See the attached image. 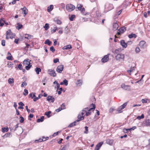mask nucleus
I'll return each mask as SVG.
<instances>
[{"label": "nucleus", "mask_w": 150, "mask_h": 150, "mask_svg": "<svg viewBox=\"0 0 150 150\" xmlns=\"http://www.w3.org/2000/svg\"><path fill=\"white\" fill-rule=\"evenodd\" d=\"M116 59L119 61H122L124 60L125 59V55L124 54L119 53L115 56Z\"/></svg>", "instance_id": "1"}, {"label": "nucleus", "mask_w": 150, "mask_h": 150, "mask_svg": "<svg viewBox=\"0 0 150 150\" xmlns=\"http://www.w3.org/2000/svg\"><path fill=\"white\" fill-rule=\"evenodd\" d=\"M66 8L67 11H71L75 9V7L71 4H69L67 5Z\"/></svg>", "instance_id": "2"}, {"label": "nucleus", "mask_w": 150, "mask_h": 150, "mask_svg": "<svg viewBox=\"0 0 150 150\" xmlns=\"http://www.w3.org/2000/svg\"><path fill=\"white\" fill-rule=\"evenodd\" d=\"M92 105H93V108H86L83 109V112H89L92 110L93 111L95 108V105L92 104Z\"/></svg>", "instance_id": "3"}, {"label": "nucleus", "mask_w": 150, "mask_h": 150, "mask_svg": "<svg viewBox=\"0 0 150 150\" xmlns=\"http://www.w3.org/2000/svg\"><path fill=\"white\" fill-rule=\"evenodd\" d=\"M128 102L125 103L119 107L117 109V111L119 112H122V110L124 109L127 105Z\"/></svg>", "instance_id": "4"}, {"label": "nucleus", "mask_w": 150, "mask_h": 150, "mask_svg": "<svg viewBox=\"0 0 150 150\" xmlns=\"http://www.w3.org/2000/svg\"><path fill=\"white\" fill-rule=\"evenodd\" d=\"M143 126H149L150 125V120L149 119L144 121L142 124Z\"/></svg>", "instance_id": "5"}, {"label": "nucleus", "mask_w": 150, "mask_h": 150, "mask_svg": "<svg viewBox=\"0 0 150 150\" xmlns=\"http://www.w3.org/2000/svg\"><path fill=\"white\" fill-rule=\"evenodd\" d=\"M64 69V66L61 64L57 67L56 69V71L59 73H61Z\"/></svg>", "instance_id": "6"}, {"label": "nucleus", "mask_w": 150, "mask_h": 150, "mask_svg": "<svg viewBox=\"0 0 150 150\" xmlns=\"http://www.w3.org/2000/svg\"><path fill=\"white\" fill-rule=\"evenodd\" d=\"M48 74L50 76H52L53 77H55L56 75V74L54 70H52L51 69H49Z\"/></svg>", "instance_id": "7"}, {"label": "nucleus", "mask_w": 150, "mask_h": 150, "mask_svg": "<svg viewBox=\"0 0 150 150\" xmlns=\"http://www.w3.org/2000/svg\"><path fill=\"white\" fill-rule=\"evenodd\" d=\"M65 109V105L64 103L62 104L60 107L57 109L55 110V111L57 112L60 111L62 110Z\"/></svg>", "instance_id": "8"}, {"label": "nucleus", "mask_w": 150, "mask_h": 150, "mask_svg": "<svg viewBox=\"0 0 150 150\" xmlns=\"http://www.w3.org/2000/svg\"><path fill=\"white\" fill-rule=\"evenodd\" d=\"M65 109V105L64 103L62 104L60 107L57 109L55 110V111L57 112L60 111L62 110Z\"/></svg>", "instance_id": "9"}, {"label": "nucleus", "mask_w": 150, "mask_h": 150, "mask_svg": "<svg viewBox=\"0 0 150 150\" xmlns=\"http://www.w3.org/2000/svg\"><path fill=\"white\" fill-rule=\"evenodd\" d=\"M110 54H108L105 55L101 59L102 62H105L109 60V55Z\"/></svg>", "instance_id": "10"}, {"label": "nucleus", "mask_w": 150, "mask_h": 150, "mask_svg": "<svg viewBox=\"0 0 150 150\" xmlns=\"http://www.w3.org/2000/svg\"><path fill=\"white\" fill-rule=\"evenodd\" d=\"M47 99L48 101H50L52 103H53L55 100L54 98L52 96H48L47 98Z\"/></svg>", "instance_id": "11"}, {"label": "nucleus", "mask_w": 150, "mask_h": 150, "mask_svg": "<svg viewBox=\"0 0 150 150\" xmlns=\"http://www.w3.org/2000/svg\"><path fill=\"white\" fill-rule=\"evenodd\" d=\"M121 45L124 48H126L127 46V44L125 42V41L123 40H121L120 41Z\"/></svg>", "instance_id": "12"}, {"label": "nucleus", "mask_w": 150, "mask_h": 150, "mask_svg": "<svg viewBox=\"0 0 150 150\" xmlns=\"http://www.w3.org/2000/svg\"><path fill=\"white\" fill-rule=\"evenodd\" d=\"M84 113H81L79 114L78 116V119L77 120H79V121L83 120L84 119V117L83 116Z\"/></svg>", "instance_id": "13"}, {"label": "nucleus", "mask_w": 150, "mask_h": 150, "mask_svg": "<svg viewBox=\"0 0 150 150\" xmlns=\"http://www.w3.org/2000/svg\"><path fill=\"white\" fill-rule=\"evenodd\" d=\"M103 144V142H100L96 146L95 150H99Z\"/></svg>", "instance_id": "14"}, {"label": "nucleus", "mask_w": 150, "mask_h": 150, "mask_svg": "<svg viewBox=\"0 0 150 150\" xmlns=\"http://www.w3.org/2000/svg\"><path fill=\"white\" fill-rule=\"evenodd\" d=\"M83 6L81 4H78L76 8H77L81 12L84 11L85 8H82Z\"/></svg>", "instance_id": "15"}, {"label": "nucleus", "mask_w": 150, "mask_h": 150, "mask_svg": "<svg viewBox=\"0 0 150 150\" xmlns=\"http://www.w3.org/2000/svg\"><path fill=\"white\" fill-rule=\"evenodd\" d=\"M79 122V120H76L75 121H74V122L70 123V125H69L68 127H72L76 125V122Z\"/></svg>", "instance_id": "16"}, {"label": "nucleus", "mask_w": 150, "mask_h": 150, "mask_svg": "<svg viewBox=\"0 0 150 150\" xmlns=\"http://www.w3.org/2000/svg\"><path fill=\"white\" fill-rule=\"evenodd\" d=\"M118 30L122 34L126 30V28L125 27H123L120 28Z\"/></svg>", "instance_id": "17"}, {"label": "nucleus", "mask_w": 150, "mask_h": 150, "mask_svg": "<svg viewBox=\"0 0 150 150\" xmlns=\"http://www.w3.org/2000/svg\"><path fill=\"white\" fill-rule=\"evenodd\" d=\"M21 9L23 10L24 12V16H25V15L28 13V10L25 7H24L23 8H21Z\"/></svg>", "instance_id": "18"}, {"label": "nucleus", "mask_w": 150, "mask_h": 150, "mask_svg": "<svg viewBox=\"0 0 150 150\" xmlns=\"http://www.w3.org/2000/svg\"><path fill=\"white\" fill-rule=\"evenodd\" d=\"M30 60L28 59H26L23 61V64L24 65H28V63H30Z\"/></svg>", "instance_id": "19"}, {"label": "nucleus", "mask_w": 150, "mask_h": 150, "mask_svg": "<svg viewBox=\"0 0 150 150\" xmlns=\"http://www.w3.org/2000/svg\"><path fill=\"white\" fill-rule=\"evenodd\" d=\"M71 46L70 45H68L67 46H64L62 49L63 50H68L71 48Z\"/></svg>", "instance_id": "20"}, {"label": "nucleus", "mask_w": 150, "mask_h": 150, "mask_svg": "<svg viewBox=\"0 0 150 150\" xmlns=\"http://www.w3.org/2000/svg\"><path fill=\"white\" fill-rule=\"evenodd\" d=\"M118 27V25L116 22L113 24V28L115 30H117Z\"/></svg>", "instance_id": "21"}, {"label": "nucleus", "mask_w": 150, "mask_h": 150, "mask_svg": "<svg viewBox=\"0 0 150 150\" xmlns=\"http://www.w3.org/2000/svg\"><path fill=\"white\" fill-rule=\"evenodd\" d=\"M44 117L43 116L41 117L40 119H38L37 120V122H43L44 120Z\"/></svg>", "instance_id": "22"}, {"label": "nucleus", "mask_w": 150, "mask_h": 150, "mask_svg": "<svg viewBox=\"0 0 150 150\" xmlns=\"http://www.w3.org/2000/svg\"><path fill=\"white\" fill-rule=\"evenodd\" d=\"M53 6L52 5H51L50 6H48L47 8V11L48 12H50L53 9Z\"/></svg>", "instance_id": "23"}, {"label": "nucleus", "mask_w": 150, "mask_h": 150, "mask_svg": "<svg viewBox=\"0 0 150 150\" xmlns=\"http://www.w3.org/2000/svg\"><path fill=\"white\" fill-rule=\"evenodd\" d=\"M48 137H47L45 139V140H44L43 139H40L38 140H36L35 141V142H41L42 141H45L47 140L48 139Z\"/></svg>", "instance_id": "24"}, {"label": "nucleus", "mask_w": 150, "mask_h": 150, "mask_svg": "<svg viewBox=\"0 0 150 150\" xmlns=\"http://www.w3.org/2000/svg\"><path fill=\"white\" fill-rule=\"evenodd\" d=\"M52 43V42L51 41H50L49 39H47L45 40V44H47L48 45L50 46Z\"/></svg>", "instance_id": "25"}, {"label": "nucleus", "mask_w": 150, "mask_h": 150, "mask_svg": "<svg viewBox=\"0 0 150 150\" xmlns=\"http://www.w3.org/2000/svg\"><path fill=\"white\" fill-rule=\"evenodd\" d=\"M35 71L36 72L37 74H38L40 73V72L41 71V69L40 68L37 67L35 69Z\"/></svg>", "instance_id": "26"}, {"label": "nucleus", "mask_w": 150, "mask_h": 150, "mask_svg": "<svg viewBox=\"0 0 150 150\" xmlns=\"http://www.w3.org/2000/svg\"><path fill=\"white\" fill-rule=\"evenodd\" d=\"M18 124H16L15 126H14L13 127V128L12 129H11V128H10V129H11V130L12 131H13V132L15 131V130H16V128H18Z\"/></svg>", "instance_id": "27"}, {"label": "nucleus", "mask_w": 150, "mask_h": 150, "mask_svg": "<svg viewBox=\"0 0 150 150\" xmlns=\"http://www.w3.org/2000/svg\"><path fill=\"white\" fill-rule=\"evenodd\" d=\"M7 65L8 67L11 68L13 67V64L11 62H8Z\"/></svg>", "instance_id": "28"}, {"label": "nucleus", "mask_w": 150, "mask_h": 150, "mask_svg": "<svg viewBox=\"0 0 150 150\" xmlns=\"http://www.w3.org/2000/svg\"><path fill=\"white\" fill-rule=\"evenodd\" d=\"M136 37L137 35L134 34H131L128 35V37L130 38H131L133 37L136 38Z\"/></svg>", "instance_id": "29"}, {"label": "nucleus", "mask_w": 150, "mask_h": 150, "mask_svg": "<svg viewBox=\"0 0 150 150\" xmlns=\"http://www.w3.org/2000/svg\"><path fill=\"white\" fill-rule=\"evenodd\" d=\"M82 80H78L77 81V82H76V84L78 86H80L82 84Z\"/></svg>", "instance_id": "30"}, {"label": "nucleus", "mask_w": 150, "mask_h": 150, "mask_svg": "<svg viewBox=\"0 0 150 150\" xmlns=\"http://www.w3.org/2000/svg\"><path fill=\"white\" fill-rule=\"evenodd\" d=\"M145 44V42L144 41H141L139 44V45L140 46L142 47H143Z\"/></svg>", "instance_id": "31"}, {"label": "nucleus", "mask_w": 150, "mask_h": 150, "mask_svg": "<svg viewBox=\"0 0 150 150\" xmlns=\"http://www.w3.org/2000/svg\"><path fill=\"white\" fill-rule=\"evenodd\" d=\"M49 28V24L48 23H46L44 26V28H45V30H47Z\"/></svg>", "instance_id": "32"}, {"label": "nucleus", "mask_w": 150, "mask_h": 150, "mask_svg": "<svg viewBox=\"0 0 150 150\" xmlns=\"http://www.w3.org/2000/svg\"><path fill=\"white\" fill-rule=\"evenodd\" d=\"M17 24L18 26L16 27V28L18 30H19L22 28V25L20 24L19 23H18Z\"/></svg>", "instance_id": "33"}, {"label": "nucleus", "mask_w": 150, "mask_h": 150, "mask_svg": "<svg viewBox=\"0 0 150 150\" xmlns=\"http://www.w3.org/2000/svg\"><path fill=\"white\" fill-rule=\"evenodd\" d=\"M14 79H11L9 78L8 80V83L9 84H11L14 82L13 81Z\"/></svg>", "instance_id": "34"}, {"label": "nucleus", "mask_w": 150, "mask_h": 150, "mask_svg": "<svg viewBox=\"0 0 150 150\" xmlns=\"http://www.w3.org/2000/svg\"><path fill=\"white\" fill-rule=\"evenodd\" d=\"M31 66L32 65H30V63H28V64L25 67V69L27 70H28L30 69Z\"/></svg>", "instance_id": "35"}, {"label": "nucleus", "mask_w": 150, "mask_h": 150, "mask_svg": "<svg viewBox=\"0 0 150 150\" xmlns=\"http://www.w3.org/2000/svg\"><path fill=\"white\" fill-rule=\"evenodd\" d=\"M8 128H6L5 127H3V128H2V132H7L8 131Z\"/></svg>", "instance_id": "36"}, {"label": "nucleus", "mask_w": 150, "mask_h": 150, "mask_svg": "<svg viewBox=\"0 0 150 150\" xmlns=\"http://www.w3.org/2000/svg\"><path fill=\"white\" fill-rule=\"evenodd\" d=\"M31 35L28 34H26L25 36V38L26 39H29L30 38Z\"/></svg>", "instance_id": "37"}, {"label": "nucleus", "mask_w": 150, "mask_h": 150, "mask_svg": "<svg viewBox=\"0 0 150 150\" xmlns=\"http://www.w3.org/2000/svg\"><path fill=\"white\" fill-rule=\"evenodd\" d=\"M144 117V115L143 114H142L141 116H138L137 117V118L140 120L141 119H142Z\"/></svg>", "instance_id": "38"}, {"label": "nucleus", "mask_w": 150, "mask_h": 150, "mask_svg": "<svg viewBox=\"0 0 150 150\" xmlns=\"http://www.w3.org/2000/svg\"><path fill=\"white\" fill-rule=\"evenodd\" d=\"M75 17V16L74 15H71L69 17V19L71 21H73Z\"/></svg>", "instance_id": "39"}, {"label": "nucleus", "mask_w": 150, "mask_h": 150, "mask_svg": "<svg viewBox=\"0 0 150 150\" xmlns=\"http://www.w3.org/2000/svg\"><path fill=\"white\" fill-rule=\"evenodd\" d=\"M130 86H126L124 89L127 91H129L130 89Z\"/></svg>", "instance_id": "40"}, {"label": "nucleus", "mask_w": 150, "mask_h": 150, "mask_svg": "<svg viewBox=\"0 0 150 150\" xmlns=\"http://www.w3.org/2000/svg\"><path fill=\"white\" fill-rule=\"evenodd\" d=\"M54 28H55V29H53L51 30V32L52 33H53L55 32L56 31V30H57L58 29V28H56V27H54Z\"/></svg>", "instance_id": "41"}, {"label": "nucleus", "mask_w": 150, "mask_h": 150, "mask_svg": "<svg viewBox=\"0 0 150 150\" xmlns=\"http://www.w3.org/2000/svg\"><path fill=\"white\" fill-rule=\"evenodd\" d=\"M35 93H33V95L32 93H30L29 94L30 97H31L32 99H33L34 97H35Z\"/></svg>", "instance_id": "42"}, {"label": "nucleus", "mask_w": 150, "mask_h": 150, "mask_svg": "<svg viewBox=\"0 0 150 150\" xmlns=\"http://www.w3.org/2000/svg\"><path fill=\"white\" fill-rule=\"evenodd\" d=\"M11 32L10 30L7 31L6 32V35H10L11 34Z\"/></svg>", "instance_id": "43"}, {"label": "nucleus", "mask_w": 150, "mask_h": 150, "mask_svg": "<svg viewBox=\"0 0 150 150\" xmlns=\"http://www.w3.org/2000/svg\"><path fill=\"white\" fill-rule=\"evenodd\" d=\"M24 91L25 92V93H23V94L24 96H26L28 93V91L26 89H25Z\"/></svg>", "instance_id": "44"}, {"label": "nucleus", "mask_w": 150, "mask_h": 150, "mask_svg": "<svg viewBox=\"0 0 150 150\" xmlns=\"http://www.w3.org/2000/svg\"><path fill=\"white\" fill-rule=\"evenodd\" d=\"M135 52H136L137 53H138L140 51V49L139 48V47H136V48H135Z\"/></svg>", "instance_id": "45"}, {"label": "nucleus", "mask_w": 150, "mask_h": 150, "mask_svg": "<svg viewBox=\"0 0 150 150\" xmlns=\"http://www.w3.org/2000/svg\"><path fill=\"white\" fill-rule=\"evenodd\" d=\"M55 21L58 24L60 25L62 23L61 21L59 20H55Z\"/></svg>", "instance_id": "46"}, {"label": "nucleus", "mask_w": 150, "mask_h": 150, "mask_svg": "<svg viewBox=\"0 0 150 150\" xmlns=\"http://www.w3.org/2000/svg\"><path fill=\"white\" fill-rule=\"evenodd\" d=\"M27 85V83L25 81L23 82L21 85V87H24V85L26 86Z\"/></svg>", "instance_id": "47"}, {"label": "nucleus", "mask_w": 150, "mask_h": 150, "mask_svg": "<svg viewBox=\"0 0 150 150\" xmlns=\"http://www.w3.org/2000/svg\"><path fill=\"white\" fill-rule=\"evenodd\" d=\"M10 135V133H8L6 134H5L4 136H3V137H9Z\"/></svg>", "instance_id": "48"}, {"label": "nucleus", "mask_w": 150, "mask_h": 150, "mask_svg": "<svg viewBox=\"0 0 150 150\" xmlns=\"http://www.w3.org/2000/svg\"><path fill=\"white\" fill-rule=\"evenodd\" d=\"M85 131L84 132V133L85 134H87L88 132V127L85 126Z\"/></svg>", "instance_id": "49"}, {"label": "nucleus", "mask_w": 150, "mask_h": 150, "mask_svg": "<svg viewBox=\"0 0 150 150\" xmlns=\"http://www.w3.org/2000/svg\"><path fill=\"white\" fill-rule=\"evenodd\" d=\"M64 84L65 85V86H67L68 84V81L67 80H66V79H65L63 81Z\"/></svg>", "instance_id": "50"}, {"label": "nucleus", "mask_w": 150, "mask_h": 150, "mask_svg": "<svg viewBox=\"0 0 150 150\" xmlns=\"http://www.w3.org/2000/svg\"><path fill=\"white\" fill-rule=\"evenodd\" d=\"M12 56L11 55L10 56H9L8 57H6V59L8 60H12Z\"/></svg>", "instance_id": "51"}, {"label": "nucleus", "mask_w": 150, "mask_h": 150, "mask_svg": "<svg viewBox=\"0 0 150 150\" xmlns=\"http://www.w3.org/2000/svg\"><path fill=\"white\" fill-rule=\"evenodd\" d=\"M50 50L51 51L53 52H54L55 51V49L54 48L53 46H51L50 47Z\"/></svg>", "instance_id": "52"}, {"label": "nucleus", "mask_w": 150, "mask_h": 150, "mask_svg": "<svg viewBox=\"0 0 150 150\" xmlns=\"http://www.w3.org/2000/svg\"><path fill=\"white\" fill-rule=\"evenodd\" d=\"M20 118H21L20 120V122L21 123H22L24 121V118L23 117H22L21 116H20Z\"/></svg>", "instance_id": "53"}, {"label": "nucleus", "mask_w": 150, "mask_h": 150, "mask_svg": "<svg viewBox=\"0 0 150 150\" xmlns=\"http://www.w3.org/2000/svg\"><path fill=\"white\" fill-rule=\"evenodd\" d=\"M59 61V59L58 58H56L54 59L53 62L54 63H56Z\"/></svg>", "instance_id": "54"}, {"label": "nucleus", "mask_w": 150, "mask_h": 150, "mask_svg": "<svg viewBox=\"0 0 150 150\" xmlns=\"http://www.w3.org/2000/svg\"><path fill=\"white\" fill-rule=\"evenodd\" d=\"M141 101L143 103H147V100L146 99H143Z\"/></svg>", "instance_id": "55"}, {"label": "nucleus", "mask_w": 150, "mask_h": 150, "mask_svg": "<svg viewBox=\"0 0 150 150\" xmlns=\"http://www.w3.org/2000/svg\"><path fill=\"white\" fill-rule=\"evenodd\" d=\"M1 45L3 46H5V41L4 40H2L1 41Z\"/></svg>", "instance_id": "56"}, {"label": "nucleus", "mask_w": 150, "mask_h": 150, "mask_svg": "<svg viewBox=\"0 0 150 150\" xmlns=\"http://www.w3.org/2000/svg\"><path fill=\"white\" fill-rule=\"evenodd\" d=\"M59 132H59V131L57 132H55L53 134L52 136L53 137H54V136L57 135Z\"/></svg>", "instance_id": "57"}, {"label": "nucleus", "mask_w": 150, "mask_h": 150, "mask_svg": "<svg viewBox=\"0 0 150 150\" xmlns=\"http://www.w3.org/2000/svg\"><path fill=\"white\" fill-rule=\"evenodd\" d=\"M22 64H18V68L20 70H21L22 69Z\"/></svg>", "instance_id": "58"}, {"label": "nucleus", "mask_w": 150, "mask_h": 150, "mask_svg": "<svg viewBox=\"0 0 150 150\" xmlns=\"http://www.w3.org/2000/svg\"><path fill=\"white\" fill-rule=\"evenodd\" d=\"M51 113H45V115H46L48 117H49L51 116L50 115Z\"/></svg>", "instance_id": "59"}, {"label": "nucleus", "mask_w": 150, "mask_h": 150, "mask_svg": "<svg viewBox=\"0 0 150 150\" xmlns=\"http://www.w3.org/2000/svg\"><path fill=\"white\" fill-rule=\"evenodd\" d=\"M19 40V39H15V40H14V42L17 44H18V43Z\"/></svg>", "instance_id": "60"}, {"label": "nucleus", "mask_w": 150, "mask_h": 150, "mask_svg": "<svg viewBox=\"0 0 150 150\" xmlns=\"http://www.w3.org/2000/svg\"><path fill=\"white\" fill-rule=\"evenodd\" d=\"M119 52V49H116L115 50V53L116 54H118Z\"/></svg>", "instance_id": "61"}, {"label": "nucleus", "mask_w": 150, "mask_h": 150, "mask_svg": "<svg viewBox=\"0 0 150 150\" xmlns=\"http://www.w3.org/2000/svg\"><path fill=\"white\" fill-rule=\"evenodd\" d=\"M18 104L20 106H23L24 105V104L22 102L19 103Z\"/></svg>", "instance_id": "62"}, {"label": "nucleus", "mask_w": 150, "mask_h": 150, "mask_svg": "<svg viewBox=\"0 0 150 150\" xmlns=\"http://www.w3.org/2000/svg\"><path fill=\"white\" fill-rule=\"evenodd\" d=\"M34 98L33 99V101H36L37 100L39 99V98L38 97H36L35 96V97H34Z\"/></svg>", "instance_id": "63"}, {"label": "nucleus", "mask_w": 150, "mask_h": 150, "mask_svg": "<svg viewBox=\"0 0 150 150\" xmlns=\"http://www.w3.org/2000/svg\"><path fill=\"white\" fill-rule=\"evenodd\" d=\"M100 113H97L96 114L95 116V117L96 119H98V117L100 115Z\"/></svg>", "instance_id": "64"}]
</instances>
